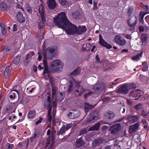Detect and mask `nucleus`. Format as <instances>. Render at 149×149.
<instances>
[{"label":"nucleus","mask_w":149,"mask_h":149,"mask_svg":"<svg viewBox=\"0 0 149 149\" xmlns=\"http://www.w3.org/2000/svg\"><path fill=\"white\" fill-rule=\"evenodd\" d=\"M53 22L56 26L65 30L70 34H73L77 33V27L68 21L64 12H61L58 14L54 18Z\"/></svg>","instance_id":"obj_1"},{"label":"nucleus","mask_w":149,"mask_h":149,"mask_svg":"<svg viewBox=\"0 0 149 149\" xmlns=\"http://www.w3.org/2000/svg\"><path fill=\"white\" fill-rule=\"evenodd\" d=\"M56 50V48L53 47H49L47 48L43 52V56L44 58L43 60L44 70L43 74H45L48 72V67L46 61V58L51 60L54 57L53 53Z\"/></svg>","instance_id":"obj_2"},{"label":"nucleus","mask_w":149,"mask_h":149,"mask_svg":"<svg viewBox=\"0 0 149 149\" xmlns=\"http://www.w3.org/2000/svg\"><path fill=\"white\" fill-rule=\"evenodd\" d=\"M50 94L48 93H47L44 97L45 100L44 103V107L46 109L48 110V120L50 123H51L52 118H54L55 114L53 113V117L51 115V113L52 109V103L50 101Z\"/></svg>","instance_id":"obj_3"},{"label":"nucleus","mask_w":149,"mask_h":149,"mask_svg":"<svg viewBox=\"0 0 149 149\" xmlns=\"http://www.w3.org/2000/svg\"><path fill=\"white\" fill-rule=\"evenodd\" d=\"M50 71L55 72L61 71L63 68V65L59 60H55L52 61L50 64Z\"/></svg>","instance_id":"obj_4"},{"label":"nucleus","mask_w":149,"mask_h":149,"mask_svg":"<svg viewBox=\"0 0 149 149\" xmlns=\"http://www.w3.org/2000/svg\"><path fill=\"white\" fill-rule=\"evenodd\" d=\"M98 111L94 110L91 112L90 117L88 118L86 121V123L90 122L93 123L96 120L98 119Z\"/></svg>","instance_id":"obj_5"},{"label":"nucleus","mask_w":149,"mask_h":149,"mask_svg":"<svg viewBox=\"0 0 149 149\" xmlns=\"http://www.w3.org/2000/svg\"><path fill=\"white\" fill-rule=\"evenodd\" d=\"M137 18L136 16L132 17L129 18L127 20V23L130 27V30L131 31L134 29L137 22Z\"/></svg>","instance_id":"obj_6"},{"label":"nucleus","mask_w":149,"mask_h":149,"mask_svg":"<svg viewBox=\"0 0 149 149\" xmlns=\"http://www.w3.org/2000/svg\"><path fill=\"white\" fill-rule=\"evenodd\" d=\"M115 42L120 46L124 45L126 43V40L124 38L120 35H117L114 37Z\"/></svg>","instance_id":"obj_7"},{"label":"nucleus","mask_w":149,"mask_h":149,"mask_svg":"<svg viewBox=\"0 0 149 149\" xmlns=\"http://www.w3.org/2000/svg\"><path fill=\"white\" fill-rule=\"evenodd\" d=\"M40 6L39 9L38 11L40 15L41 16L42 21H41L40 20V22H38V26L39 28L41 29L42 28L45 26L44 22L45 21V17L44 15V10L42 9H42L40 10Z\"/></svg>","instance_id":"obj_8"},{"label":"nucleus","mask_w":149,"mask_h":149,"mask_svg":"<svg viewBox=\"0 0 149 149\" xmlns=\"http://www.w3.org/2000/svg\"><path fill=\"white\" fill-rule=\"evenodd\" d=\"M121 129V125L119 123H117L111 126L109 129L112 134H117Z\"/></svg>","instance_id":"obj_9"},{"label":"nucleus","mask_w":149,"mask_h":149,"mask_svg":"<svg viewBox=\"0 0 149 149\" xmlns=\"http://www.w3.org/2000/svg\"><path fill=\"white\" fill-rule=\"evenodd\" d=\"M80 115V112L78 110H71L68 114L69 118L71 119H74Z\"/></svg>","instance_id":"obj_10"},{"label":"nucleus","mask_w":149,"mask_h":149,"mask_svg":"<svg viewBox=\"0 0 149 149\" xmlns=\"http://www.w3.org/2000/svg\"><path fill=\"white\" fill-rule=\"evenodd\" d=\"M99 43L101 45L104 46L108 49H110L112 46L108 44L103 39L101 34H100L99 38Z\"/></svg>","instance_id":"obj_11"},{"label":"nucleus","mask_w":149,"mask_h":149,"mask_svg":"<svg viewBox=\"0 0 149 149\" xmlns=\"http://www.w3.org/2000/svg\"><path fill=\"white\" fill-rule=\"evenodd\" d=\"M128 92V86L126 84L121 86L116 91L117 93L121 94L127 93Z\"/></svg>","instance_id":"obj_12"},{"label":"nucleus","mask_w":149,"mask_h":149,"mask_svg":"<svg viewBox=\"0 0 149 149\" xmlns=\"http://www.w3.org/2000/svg\"><path fill=\"white\" fill-rule=\"evenodd\" d=\"M75 88L76 89V91L79 93L78 96H80L86 90L82 86H81L79 85V83L75 82Z\"/></svg>","instance_id":"obj_13"},{"label":"nucleus","mask_w":149,"mask_h":149,"mask_svg":"<svg viewBox=\"0 0 149 149\" xmlns=\"http://www.w3.org/2000/svg\"><path fill=\"white\" fill-rule=\"evenodd\" d=\"M139 91V90H132L130 93L129 96L135 98V100H137L141 96L138 91Z\"/></svg>","instance_id":"obj_14"},{"label":"nucleus","mask_w":149,"mask_h":149,"mask_svg":"<svg viewBox=\"0 0 149 149\" xmlns=\"http://www.w3.org/2000/svg\"><path fill=\"white\" fill-rule=\"evenodd\" d=\"M139 126V124L136 123L130 126L129 128V132L130 133H135L138 130Z\"/></svg>","instance_id":"obj_15"},{"label":"nucleus","mask_w":149,"mask_h":149,"mask_svg":"<svg viewBox=\"0 0 149 149\" xmlns=\"http://www.w3.org/2000/svg\"><path fill=\"white\" fill-rule=\"evenodd\" d=\"M104 116L107 119L112 120L115 116V114L112 111H108L105 112Z\"/></svg>","instance_id":"obj_16"},{"label":"nucleus","mask_w":149,"mask_h":149,"mask_svg":"<svg viewBox=\"0 0 149 149\" xmlns=\"http://www.w3.org/2000/svg\"><path fill=\"white\" fill-rule=\"evenodd\" d=\"M47 5L51 9H54L56 6V3L55 0H47Z\"/></svg>","instance_id":"obj_17"},{"label":"nucleus","mask_w":149,"mask_h":149,"mask_svg":"<svg viewBox=\"0 0 149 149\" xmlns=\"http://www.w3.org/2000/svg\"><path fill=\"white\" fill-rule=\"evenodd\" d=\"M139 117L138 116L131 115L127 118L128 121H132L133 122L137 121L138 120Z\"/></svg>","instance_id":"obj_18"},{"label":"nucleus","mask_w":149,"mask_h":149,"mask_svg":"<svg viewBox=\"0 0 149 149\" xmlns=\"http://www.w3.org/2000/svg\"><path fill=\"white\" fill-rule=\"evenodd\" d=\"M17 17L18 21L22 23L24 22L25 19L23 16L22 14L20 12H18L17 15Z\"/></svg>","instance_id":"obj_19"},{"label":"nucleus","mask_w":149,"mask_h":149,"mask_svg":"<svg viewBox=\"0 0 149 149\" xmlns=\"http://www.w3.org/2000/svg\"><path fill=\"white\" fill-rule=\"evenodd\" d=\"M95 107V105L93 106L90 104L88 103H85L84 105V109L86 113H87L89 111V110Z\"/></svg>","instance_id":"obj_20"},{"label":"nucleus","mask_w":149,"mask_h":149,"mask_svg":"<svg viewBox=\"0 0 149 149\" xmlns=\"http://www.w3.org/2000/svg\"><path fill=\"white\" fill-rule=\"evenodd\" d=\"M84 143V141L81 138L78 139L76 141L75 145L77 148H79L83 145Z\"/></svg>","instance_id":"obj_21"},{"label":"nucleus","mask_w":149,"mask_h":149,"mask_svg":"<svg viewBox=\"0 0 149 149\" xmlns=\"http://www.w3.org/2000/svg\"><path fill=\"white\" fill-rule=\"evenodd\" d=\"M100 125V123L98 122L95 124L94 126L90 127L88 129V131H91L93 130H97L99 128Z\"/></svg>","instance_id":"obj_22"},{"label":"nucleus","mask_w":149,"mask_h":149,"mask_svg":"<svg viewBox=\"0 0 149 149\" xmlns=\"http://www.w3.org/2000/svg\"><path fill=\"white\" fill-rule=\"evenodd\" d=\"M86 30L85 26H79L78 28H77V31L76 33L78 34H81L82 33L85 32Z\"/></svg>","instance_id":"obj_23"},{"label":"nucleus","mask_w":149,"mask_h":149,"mask_svg":"<svg viewBox=\"0 0 149 149\" xmlns=\"http://www.w3.org/2000/svg\"><path fill=\"white\" fill-rule=\"evenodd\" d=\"M10 72L9 66H7L5 68L4 72V77L5 78L7 79L8 78Z\"/></svg>","instance_id":"obj_24"},{"label":"nucleus","mask_w":149,"mask_h":149,"mask_svg":"<svg viewBox=\"0 0 149 149\" xmlns=\"http://www.w3.org/2000/svg\"><path fill=\"white\" fill-rule=\"evenodd\" d=\"M36 115V111L35 110H31L28 112V117L29 118H32L35 116Z\"/></svg>","instance_id":"obj_25"},{"label":"nucleus","mask_w":149,"mask_h":149,"mask_svg":"<svg viewBox=\"0 0 149 149\" xmlns=\"http://www.w3.org/2000/svg\"><path fill=\"white\" fill-rule=\"evenodd\" d=\"M143 11H141L139 14V21L140 23H143V17L145 15Z\"/></svg>","instance_id":"obj_26"},{"label":"nucleus","mask_w":149,"mask_h":149,"mask_svg":"<svg viewBox=\"0 0 149 149\" xmlns=\"http://www.w3.org/2000/svg\"><path fill=\"white\" fill-rule=\"evenodd\" d=\"M0 26L1 27L2 34L3 36L6 35V30L5 26L2 25L1 23L0 24Z\"/></svg>","instance_id":"obj_27"},{"label":"nucleus","mask_w":149,"mask_h":149,"mask_svg":"<svg viewBox=\"0 0 149 149\" xmlns=\"http://www.w3.org/2000/svg\"><path fill=\"white\" fill-rule=\"evenodd\" d=\"M143 52L141 51L140 53L137 54V55L132 57V59L133 60L137 61L139 59V57L142 56Z\"/></svg>","instance_id":"obj_28"},{"label":"nucleus","mask_w":149,"mask_h":149,"mask_svg":"<svg viewBox=\"0 0 149 149\" xmlns=\"http://www.w3.org/2000/svg\"><path fill=\"white\" fill-rule=\"evenodd\" d=\"M52 89V96L53 98L55 97H56V92L57 91V88L55 86H53Z\"/></svg>","instance_id":"obj_29"},{"label":"nucleus","mask_w":149,"mask_h":149,"mask_svg":"<svg viewBox=\"0 0 149 149\" xmlns=\"http://www.w3.org/2000/svg\"><path fill=\"white\" fill-rule=\"evenodd\" d=\"M66 130L65 129V126H63L59 130L57 133L58 135L59 134H62L63 135L64 134V133L66 131Z\"/></svg>","instance_id":"obj_30"},{"label":"nucleus","mask_w":149,"mask_h":149,"mask_svg":"<svg viewBox=\"0 0 149 149\" xmlns=\"http://www.w3.org/2000/svg\"><path fill=\"white\" fill-rule=\"evenodd\" d=\"M80 71L79 68L76 69L71 73V75L75 76L78 75L80 72Z\"/></svg>","instance_id":"obj_31"},{"label":"nucleus","mask_w":149,"mask_h":149,"mask_svg":"<svg viewBox=\"0 0 149 149\" xmlns=\"http://www.w3.org/2000/svg\"><path fill=\"white\" fill-rule=\"evenodd\" d=\"M29 141L28 140L27 142L26 141H25L22 143H19L18 145V146L19 148H22L25 145H26V147L28 146Z\"/></svg>","instance_id":"obj_32"},{"label":"nucleus","mask_w":149,"mask_h":149,"mask_svg":"<svg viewBox=\"0 0 149 149\" xmlns=\"http://www.w3.org/2000/svg\"><path fill=\"white\" fill-rule=\"evenodd\" d=\"M7 6L6 3L2 2L0 4V8L3 10H6L7 8Z\"/></svg>","instance_id":"obj_33"},{"label":"nucleus","mask_w":149,"mask_h":149,"mask_svg":"<svg viewBox=\"0 0 149 149\" xmlns=\"http://www.w3.org/2000/svg\"><path fill=\"white\" fill-rule=\"evenodd\" d=\"M142 105L141 104L136 105L134 107V108L137 111L141 110L142 108Z\"/></svg>","instance_id":"obj_34"},{"label":"nucleus","mask_w":149,"mask_h":149,"mask_svg":"<svg viewBox=\"0 0 149 149\" xmlns=\"http://www.w3.org/2000/svg\"><path fill=\"white\" fill-rule=\"evenodd\" d=\"M134 11V8L133 7L130 6L129 7L128 9L127 15L129 16H131Z\"/></svg>","instance_id":"obj_35"},{"label":"nucleus","mask_w":149,"mask_h":149,"mask_svg":"<svg viewBox=\"0 0 149 149\" xmlns=\"http://www.w3.org/2000/svg\"><path fill=\"white\" fill-rule=\"evenodd\" d=\"M20 56H17L15 57L13 63L14 64L16 65H17L20 61Z\"/></svg>","instance_id":"obj_36"},{"label":"nucleus","mask_w":149,"mask_h":149,"mask_svg":"<svg viewBox=\"0 0 149 149\" xmlns=\"http://www.w3.org/2000/svg\"><path fill=\"white\" fill-rule=\"evenodd\" d=\"M80 15V14L78 12L75 11L72 14L73 17L74 19L78 18Z\"/></svg>","instance_id":"obj_37"},{"label":"nucleus","mask_w":149,"mask_h":149,"mask_svg":"<svg viewBox=\"0 0 149 149\" xmlns=\"http://www.w3.org/2000/svg\"><path fill=\"white\" fill-rule=\"evenodd\" d=\"M87 132V129L85 128L81 129L79 132V135H81L84 134Z\"/></svg>","instance_id":"obj_38"},{"label":"nucleus","mask_w":149,"mask_h":149,"mask_svg":"<svg viewBox=\"0 0 149 149\" xmlns=\"http://www.w3.org/2000/svg\"><path fill=\"white\" fill-rule=\"evenodd\" d=\"M31 54L32 55V56H33L34 54L33 52H30L29 53L27 54L25 56L26 60L25 61H26L25 62V63H26V64L28 62V61H27V60L30 57L29 56Z\"/></svg>","instance_id":"obj_39"},{"label":"nucleus","mask_w":149,"mask_h":149,"mask_svg":"<svg viewBox=\"0 0 149 149\" xmlns=\"http://www.w3.org/2000/svg\"><path fill=\"white\" fill-rule=\"evenodd\" d=\"M25 7L28 12L29 13H31V12L32 9L29 4L26 3L25 5Z\"/></svg>","instance_id":"obj_40"},{"label":"nucleus","mask_w":149,"mask_h":149,"mask_svg":"<svg viewBox=\"0 0 149 149\" xmlns=\"http://www.w3.org/2000/svg\"><path fill=\"white\" fill-rule=\"evenodd\" d=\"M92 89L96 90V91H99V90H101V89L99 87V85L98 84H97L95 85H94L93 86Z\"/></svg>","instance_id":"obj_41"},{"label":"nucleus","mask_w":149,"mask_h":149,"mask_svg":"<svg viewBox=\"0 0 149 149\" xmlns=\"http://www.w3.org/2000/svg\"><path fill=\"white\" fill-rule=\"evenodd\" d=\"M102 143V141L100 139H97L93 141V143L95 144L96 146H98L99 144H101Z\"/></svg>","instance_id":"obj_42"},{"label":"nucleus","mask_w":149,"mask_h":149,"mask_svg":"<svg viewBox=\"0 0 149 149\" xmlns=\"http://www.w3.org/2000/svg\"><path fill=\"white\" fill-rule=\"evenodd\" d=\"M68 91L70 92L72 91L73 89L74 86H73V84L72 82H70V84L68 87Z\"/></svg>","instance_id":"obj_43"},{"label":"nucleus","mask_w":149,"mask_h":149,"mask_svg":"<svg viewBox=\"0 0 149 149\" xmlns=\"http://www.w3.org/2000/svg\"><path fill=\"white\" fill-rule=\"evenodd\" d=\"M13 146V145L8 143L6 145L5 149H12Z\"/></svg>","instance_id":"obj_44"},{"label":"nucleus","mask_w":149,"mask_h":149,"mask_svg":"<svg viewBox=\"0 0 149 149\" xmlns=\"http://www.w3.org/2000/svg\"><path fill=\"white\" fill-rule=\"evenodd\" d=\"M60 4L62 6H64L66 4L68 3V2L66 0H58Z\"/></svg>","instance_id":"obj_45"},{"label":"nucleus","mask_w":149,"mask_h":149,"mask_svg":"<svg viewBox=\"0 0 149 149\" xmlns=\"http://www.w3.org/2000/svg\"><path fill=\"white\" fill-rule=\"evenodd\" d=\"M41 132V130L40 128H38L36 129L34 132V133L36 134L37 135L39 136V135L40 134V133Z\"/></svg>","instance_id":"obj_46"},{"label":"nucleus","mask_w":149,"mask_h":149,"mask_svg":"<svg viewBox=\"0 0 149 149\" xmlns=\"http://www.w3.org/2000/svg\"><path fill=\"white\" fill-rule=\"evenodd\" d=\"M54 143V139L53 138H52L49 140V143H48V144H50V146H52V148H53Z\"/></svg>","instance_id":"obj_47"},{"label":"nucleus","mask_w":149,"mask_h":149,"mask_svg":"<svg viewBox=\"0 0 149 149\" xmlns=\"http://www.w3.org/2000/svg\"><path fill=\"white\" fill-rule=\"evenodd\" d=\"M95 59H96L97 62L99 63H103L102 61L100 62V58L98 55H97L96 56Z\"/></svg>","instance_id":"obj_48"},{"label":"nucleus","mask_w":149,"mask_h":149,"mask_svg":"<svg viewBox=\"0 0 149 149\" xmlns=\"http://www.w3.org/2000/svg\"><path fill=\"white\" fill-rule=\"evenodd\" d=\"M93 93L91 92H89L88 93L85 94L84 95V97L85 98H86L88 97L90 95H91V94Z\"/></svg>","instance_id":"obj_49"},{"label":"nucleus","mask_w":149,"mask_h":149,"mask_svg":"<svg viewBox=\"0 0 149 149\" xmlns=\"http://www.w3.org/2000/svg\"><path fill=\"white\" fill-rule=\"evenodd\" d=\"M72 124H68L66 126H65V127L66 130H68L69 129H70L72 126Z\"/></svg>","instance_id":"obj_50"},{"label":"nucleus","mask_w":149,"mask_h":149,"mask_svg":"<svg viewBox=\"0 0 149 149\" xmlns=\"http://www.w3.org/2000/svg\"><path fill=\"white\" fill-rule=\"evenodd\" d=\"M97 2H93V10H95L97 9Z\"/></svg>","instance_id":"obj_51"},{"label":"nucleus","mask_w":149,"mask_h":149,"mask_svg":"<svg viewBox=\"0 0 149 149\" xmlns=\"http://www.w3.org/2000/svg\"><path fill=\"white\" fill-rule=\"evenodd\" d=\"M42 118H40L38 120L36 121L35 123V125H37L42 122Z\"/></svg>","instance_id":"obj_52"},{"label":"nucleus","mask_w":149,"mask_h":149,"mask_svg":"<svg viewBox=\"0 0 149 149\" xmlns=\"http://www.w3.org/2000/svg\"><path fill=\"white\" fill-rule=\"evenodd\" d=\"M147 36L145 34H142L141 36V38L142 39L145 40L146 39Z\"/></svg>","instance_id":"obj_53"},{"label":"nucleus","mask_w":149,"mask_h":149,"mask_svg":"<svg viewBox=\"0 0 149 149\" xmlns=\"http://www.w3.org/2000/svg\"><path fill=\"white\" fill-rule=\"evenodd\" d=\"M31 142L33 143H35L37 141L36 139H33L31 137L30 138Z\"/></svg>","instance_id":"obj_54"},{"label":"nucleus","mask_w":149,"mask_h":149,"mask_svg":"<svg viewBox=\"0 0 149 149\" xmlns=\"http://www.w3.org/2000/svg\"><path fill=\"white\" fill-rule=\"evenodd\" d=\"M142 70L143 71H146L148 69V67L147 65H146L143 66Z\"/></svg>","instance_id":"obj_55"},{"label":"nucleus","mask_w":149,"mask_h":149,"mask_svg":"<svg viewBox=\"0 0 149 149\" xmlns=\"http://www.w3.org/2000/svg\"><path fill=\"white\" fill-rule=\"evenodd\" d=\"M14 91L15 92L14 93H13V95L15 97V96H16V95H17L19 96V93L18 92L16 91Z\"/></svg>","instance_id":"obj_56"},{"label":"nucleus","mask_w":149,"mask_h":149,"mask_svg":"<svg viewBox=\"0 0 149 149\" xmlns=\"http://www.w3.org/2000/svg\"><path fill=\"white\" fill-rule=\"evenodd\" d=\"M17 25L16 24H15L13 25V31H17Z\"/></svg>","instance_id":"obj_57"},{"label":"nucleus","mask_w":149,"mask_h":149,"mask_svg":"<svg viewBox=\"0 0 149 149\" xmlns=\"http://www.w3.org/2000/svg\"><path fill=\"white\" fill-rule=\"evenodd\" d=\"M126 38L128 39H131L132 37L129 34H127L125 36Z\"/></svg>","instance_id":"obj_58"},{"label":"nucleus","mask_w":149,"mask_h":149,"mask_svg":"<svg viewBox=\"0 0 149 149\" xmlns=\"http://www.w3.org/2000/svg\"><path fill=\"white\" fill-rule=\"evenodd\" d=\"M87 47V44H83L82 45V49L84 50H85Z\"/></svg>","instance_id":"obj_59"},{"label":"nucleus","mask_w":149,"mask_h":149,"mask_svg":"<svg viewBox=\"0 0 149 149\" xmlns=\"http://www.w3.org/2000/svg\"><path fill=\"white\" fill-rule=\"evenodd\" d=\"M148 113H144V111L143 110L141 111V114L143 116H146Z\"/></svg>","instance_id":"obj_60"},{"label":"nucleus","mask_w":149,"mask_h":149,"mask_svg":"<svg viewBox=\"0 0 149 149\" xmlns=\"http://www.w3.org/2000/svg\"><path fill=\"white\" fill-rule=\"evenodd\" d=\"M38 137V136L34 133L33 135L31 137L33 139H36V138Z\"/></svg>","instance_id":"obj_61"},{"label":"nucleus","mask_w":149,"mask_h":149,"mask_svg":"<svg viewBox=\"0 0 149 149\" xmlns=\"http://www.w3.org/2000/svg\"><path fill=\"white\" fill-rule=\"evenodd\" d=\"M127 103L129 105H131L132 104V102L129 99H127Z\"/></svg>","instance_id":"obj_62"},{"label":"nucleus","mask_w":149,"mask_h":149,"mask_svg":"<svg viewBox=\"0 0 149 149\" xmlns=\"http://www.w3.org/2000/svg\"><path fill=\"white\" fill-rule=\"evenodd\" d=\"M143 6L145 7V10L146 11H147L149 10L148 6V5H144L143 4Z\"/></svg>","instance_id":"obj_63"},{"label":"nucleus","mask_w":149,"mask_h":149,"mask_svg":"<svg viewBox=\"0 0 149 149\" xmlns=\"http://www.w3.org/2000/svg\"><path fill=\"white\" fill-rule=\"evenodd\" d=\"M136 87V85L135 84H131L130 85V87L131 88H134Z\"/></svg>","instance_id":"obj_64"}]
</instances>
